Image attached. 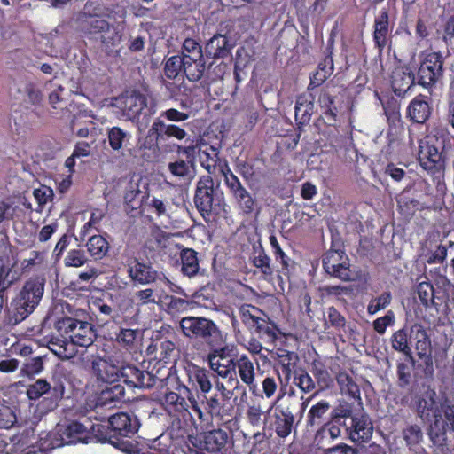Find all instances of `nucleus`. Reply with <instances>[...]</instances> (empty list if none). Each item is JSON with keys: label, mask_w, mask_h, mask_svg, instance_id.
<instances>
[{"label": "nucleus", "mask_w": 454, "mask_h": 454, "mask_svg": "<svg viewBox=\"0 0 454 454\" xmlns=\"http://www.w3.org/2000/svg\"><path fill=\"white\" fill-rule=\"evenodd\" d=\"M239 315L242 323L250 333L256 329V326L265 317L259 308L251 304H242L239 309Z\"/></svg>", "instance_id": "43"}, {"label": "nucleus", "mask_w": 454, "mask_h": 454, "mask_svg": "<svg viewBox=\"0 0 454 454\" xmlns=\"http://www.w3.org/2000/svg\"><path fill=\"white\" fill-rule=\"evenodd\" d=\"M382 106L389 126H397L402 123L401 104L398 100L390 98L382 102Z\"/></svg>", "instance_id": "57"}, {"label": "nucleus", "mask_w": 454, "mask_h": 454, "mask_svg": "<svg viewBox=\"0 0 454 454\" xmlns=\"http://www.w3.org/2000/svg\"><path fill=\"white\" fill-rule=\"evenodd\" d=\"M415 81L416 75L409 68H395L391 76V87L393 92L397 97L403 98L412 88Z\"/></svg>", "instance_id": "32"}, {"label": "nucleus", "mask_w": 454, "mask_h": 454, "mask_svg": "<svg viewBox=\"0 0 454 454\" xmlns=\"http://www.w3.org/2000/svg\"><path fill=\"white\" fill-rule=\"evenodd\" d=\"M183 74L190 82L200 81L206 71L204 58L183 59Z\"/></svg>", "instance_id": "47"}, {"label": "nucleus", "mask_w": 454, "mask_h": 454, "mask_svg": "<svg viewBox=\"0 0 454 454\" xmlns=\"http://www.w3.org/2000/svg\"><path fill=\"white\" fill-rule=\"evenodd\" d=\"M434 113L433 100L430 97L419 94L408 104L405 116L407 120L416 125H425Z\"/></svg>", "instance_id": "18"}, {"label": "nucleus", "mask_w": 454, "mask_h": 454, "mask_svg": "<svg viewBox=\"0 0 454 454\" xmlns=\"http://www.w3.org/2000/svg\"><path fill=\"white\" fill-rule=\"evenodd\" d=\"M85 247L88 254L94 261H101L109 255L111 246L107 239L101 234H94L88 238Z\"/></svg>", "instance_id": "38"}, {"label": "nucleus", "mask_w": 454, "mask_h": 454, "mask_svg": "<svg viewBox=\"0 0 454 454\" xmlns=\"http://www.w3.org/2000/svg\"><path fill=\"white\" fill-rule=\"evenodd\" d=\"M412 187H405L402 192L396 197V202L400 208H406L408 210L414 209L419 206V200L412 197Z\"/></svg>", "instance_id": "64"}, {"label": "nucleus", "mask_w": 454, "mask_h": 454, "mask_svg": "<svg viewBox=\"0 0 454 454\" xmlns=\"http://www.w3.org/2000/svg\"><path fill=\"white\" fill-rule=\"evenodd\" d=\"M236 369H238L241 381L248 387L249 391L254 395H259V388L255 383L254 363L246 354L236 356Z\"/></svg>", "instance_id": "31"}, {"label": "nucleus", "mask_w": 454, "mask_h": 454, "mask_svg": "<svg viewBox=\"0 0 454 454\" xmlns=\"http://www.w3.org/2000/svg\"><path fill=\"white\" fill-rule=\"evenodd\" d=\"M125 388L119 383H110L106 386L97 397V406L111 405L115 406L116 403L124 401Z\"/></svg>", "instance_id": "40"}, {"label": "nucleus", "mask_w": 454, "mask_h": 454, "mask_svg": "<svg viewBox=\"0 0 454 454\" xmlns=\"http://www.w3.org/2000/svg\"><path fill=\"white\" fill-rule=\"evenodd\" d=\"M417 356L420 360L418 369L421 371L427 380H433L434 375V359L432 356V343L428 337L426 341L418 344Z\"/></svg>", "instance_id": "35"}, {"label": "nucleus", "mask_w": 454, "mask_h": 454, "mask_svg": "<svg viewBox=\"0 0 454 454\" xmlns=\"http://www.w3.org/2000/svg\"><path fill=\"white\" fill-rule=\"evenodd\" d=\"M416 73L417 83L427 90L435 88L443 77L444 58L441 52L422 51Z\"/></svg>", "instance_id": "8"}, {"label": "nucleus", "mask_w": 454, "mask_h": 454, "mask_svg": "<svg viewBox=\"0 0 454 454\" xmlns=\"http://www.w3.org/2000/svg\"><path fill=\"white\" fill-rule=\"evenodd\" d=\"M323 268L325 272L342 281L351 280L349 259L343 249L330 248L323 256Z\"/></svg>", "instance_id": "15"}, {"label": "nucleus", "mask_w": 454, "mask_h": 454, "mask_svg": "<svg viewBox=\"0 0 454 454\" xmlns=\"http://www.w3.org/2000/svg\"><path fill=\"white\" fill-rule=\"evenodd\" d=\"M330 408V403L326 400H320L312 405L307 414V425L314 427L323 424L325 415L329 411Z\"/></svg>", "instance_id": "52"}, {"label": "nucleus", "mask_w": 454, "mask_h": 454, "mask_svg": "<svg viewBox=\"0 0 454 454\" xmlns=\"http://www.w3.org/2000/svg\"><path fill=\"white\" fill-rule=\"evenodd\" d=\"M91 369L97 379L104 382L114 383L120 378L121 366L112 364L111 359L97 357L91 363Z\"/></svg>", "instance_id": "33"}, {"label": "nucleus", "mask_w": 454, "mask_h": 454, "mask_svg": "<svg viewBox=\"0 0 454 454\" xmlns=\"http://www.w3.org/2000/svg\"><path fill=\"white\" fill-rule=\"evenodd\" d=\"M269 241L275 262L278 264L277 271L280 275L290 278L296 268V262L284 252L274 234L270 236Z\"/></svg>", "instance_id": "30"}, {"label": "nucleus", "mask_w": 454, "mask_h": 454, "mask_svg": "<svg viewBox=\"0 0 454 454\" xmlns=\"http://www.w3.org/2000/svg\"><path fill=\"white\" fill-rule=\"evenodd\" d=\"M436 142H441L442 148L436 145L427 142L425 145H419V161L421 168L430 175L434 181L440 180L444 176L446 168L448 146L450 148V140L449 131L446 129H440L435 131Z\"/></svg>", "instance_id": "3"}, {"label": "nucleus", "mask_w": 454, "mask_h": 454, "mask_svg": "<svg viewBox=\"0 0 454 454\" xmlns=\"http://www.w3.org/2000/svg\"><path fill=\"white\" fill-rule=\"evenodd\" d=\"M179 256L183 275L188 278L197 276L200 272L198 252L192 248L183 247Z\"/></svg>", "instance_id": "42"}, {"label": "nucleus", "mask_w": 454, "mask_h": 454, "mask_svg": "<svg viewBox=\"0 0 454 454\" xmlns=\"http://www.w3.org/2000/svg\"><path fill=\"white\" fill-rule=\"evenodd\" d=\"M278 328L276 324L264 317L252 333H256L260 339L267 343H274L278 339Z\"/></svg>", "instance_id": "54"}, {"label": "nucleus", "mask_w": 454, "mask_h": 454, "mask_svg": "<svg viewBox=\"0 0 454 454\" xmlns=\"http://www.w3.org/2000/svg\"><path fill=\"white\" fill-rule=\"evenodd\" d=\"M232 395L233 392H227L226 395L209 393L197 401L193 396H191V409L201 421H207L209 419H217L222 421L229 420L233 417L235 411L231 400Z\"/></svg>", "instance_id": "5"}, {"label": "nucleus", "mask_w": 454, "mask_h": 454, "mask_svg": "<svg viewBox=\"0 0 454 454\" xmlns=\"http://www.w3.org/2000/svg\"><path fill=\"white\" fill-rule=\"evenodd\" d=\"M88 262L89 258L85 251L79 248L69 250L64 258V265L66 267L79 268L87 264Z\"/></svg>", "instance_id": "62"}, {"label": "nucleus", "mask_w": 454, "mask_h": 454, "mask_svg": "<svg viewBox=\"0 0 454 454\" xmlns=\"http://www.w3.org/2000/svg\"><path fill=\"white\" fill-rule=\"evenodd\" d=\"M92 420L93 429L90 430L91 432L90 436V442H108L111 444L112 440L116 435L114 433L113 427L108 424V419L105 420L95 417Z\"/></svg>", "instance_id": "45"}, {"label": "nucleus", "mask_w": 454, "mask_h": 454, "mask_svg": "<svg viewBox=\"0 0 454 454\" xmlns=\"http://www.w3.org/2000/svg\"><path fill=\"white\" fill-rule=\"evenodd\" d=\"M270 356L274 360L275 364L281 368L286 380L288 381L292 378L299 362L297 353L278 348L270 353Z\"/></svg>", "instance_id": "29"}, {"label": "nucleus", "mask_w": 454, "mask_h": 454, "mask_svg": "<svg viewBox=\"0 0 454 454\" xmlns=\"http://www.w3.org/2000/svg\"><path fill=\"white\" fill-rule=\"evenodd\" d=\"M231 47L232 45L226 35L216 34L207 43L205 52L209 58H225L231 53Z\"/></svg>", "instance_id": "39"}, {"label": "nucleus", "mask_w": 454, "mask_h": 454, "mask_svg": "<svg viewBox=\"0 0 454 454\" xmlns=\"http://www.w3.org/2000/svg\"><path fill=\"white\" fill-rule=\"evenodd\" d=\"M115 435L131 438L139 429L140 422L134 413L117 412L108 418Z\"/></svg>", "instance_id": "21"}, {"label": "nucleus", "mask_w": 454, "mask_h": 454, "mask_svg": "<svg viewBox=\"0 0 454 454\" xmlns=\"http://www.w3.org/2000/svg\"><path fill=\"white\" fill-rule=\"evenodd\" d=\"M437 394L434 388L423 384L412 393V406L416 410L418 417L423 421H432L433 419L442 417L438 406Z\"/></svg>", "instance_id": "13"}, {"label": "nucleus", "mask_w": 454, "mask_h": 454, "mask_svg": "<svg viewBox=\"0 0 454 454\" xmlns=\"http://www.w3.org/2000/svg\"><path fill=\"white\" fill-rule=\"evenodd\" d=\"M90 27L91 32L105 33L101 35V42L106 47L114 46L121 39L119 34L114 28H111L110 24L104 19L95 18L91 20Z\"/></svg>", "instance_id": "41"}, {"label": "nucleus", "mask_w": 454, "mask_h": 454, "mask_svg": "<svg viewBox=\"0 0 454 454\" xmlns=\"http://www.w3.org/2000/svg\"><path fill=\"white\" fill-rule=\"evenodd\" d=\"M67 378L62 373L55 372L50 380L39 379L30 385L27 390L29 399L42 397L38 407L43 412L55 410L65 395Z\"/></svg>", "instance_id": "4"}, {"label": "nucleus", "mask_w": 454, "mask_h": 454, "mask_svg": "<svg viewBox=\"0 0 454 454\" xmlns=\"http://www.w3.org/2000/svg\"><path fill=\"white\" fill-rule=\"evenodd\" d=\"M55 328L62 339L57 338L56 341L51 340V343L58 348L53 351L65 357L71 356V354L67 353V346L69 342L75 346L88 348L97 338V331L91 323L74 317H64L58 319Z\"/></svg>", "instance_id": "1"}, {"label": "nucleus", "mask_w": 454, "mask_h": 454, "mask_svg": "<svg viewBox=\"0 0 454 454\" xmlns=\"http://www.w3.org/2000/svg\"><path fill=\"white\" fill-rule=\"evenodd\" d=\"M183 59L179 55L168 58L164 64V74L168 79H176L180 74H183Z\"/></svg>", "instance_id": "61"}, {"label": "nucleus", "mask_w": 454, "mask_h": 454, "mask_svg": "<svg viewBox=\"0 0 454 454\" xmlns=\"http://www.w3.org/2000/svg\"><path fill=\"white\" fill-rule=\"evenodd\" d=\"M201 144H202V139L198 138L196 140H192L189 145H186V146L178 145L176 152L178 154L184 155L186 158V161L191 163V165H194L197 157L200 158Z\"/></svg>", "instance_id": "60"}, {"label": "nucleus", "mask_w": 454, "mask_h": 454, "mask_svg": "<svg viewBox=\"0 0 454 454\" xmlns=\"http://www.w3.org/2000/svg\"><path fill=\"white\" fill-rule=\"evenodd\" d=\"M339 371L334 372L335 380L339 386L340 394L348 399L355 401L359 407L363 405L360 387L354 380L352 376L338 365Z\"/></svg>", "instance_id": "27"}, {"label": "nucleus", "mask_w": 454, "mask_h": 454, "mask_svg": "<svg viewBox=\"0 0 454 454\" xmlns=\"http://www.w3.org/2000/svg\"><path fill=\"white\" fill-rule=\"evenodd\" d=\"M428 435L434 445L438 447H446L448 445L447 427L442 417L433 419Z\"/></svg>", "instance_id": "51"}, {"label": "nucleus", "mask_w": 454, "mask_h": 454, "mask_svg": "<svg viewBox=\"0 0 454 454\" xmlns=\"http://www.w3.org/2000/svg\"><path fill=\"white\" fill-rule=\"evenodd\" d=\"M309 372L315 379L317 390L313 395L320 392L331 389L334 386L335 376L333 377L328 370V367L320 359H313L309 364Z\"/></svg>", "instance_id": "28"}, {"label": "nucleus", "mask_w": 454, "mask_h": 454, "mask_svg": "<svg viewBox=\"0 0 454 454\" xmlns=\"http://www.w3.org/2000/svg\"><path fill=\"white\" fill-rule=\"evenodd\" d=\"M416 293L420 303L426 308L438 309L448 300L446 291L435 288L429 280L419 282L416 286Z\"/></svg>", "instance_id": "23"}, {"label": "nucleus", "mask_w": 454, "mask_h": 454, "mask_svg": "<svg viewBox=\"0 0 454 454\" xmlns=\"http://www.w3.org/2000/svg\"><path fill=\"white\" fill-rule=\"evenodd\" d=\"M93 429V420L91 417L82 415L77 419L70 420L63 428L61 440L67 444L78 442H90V430Z\"/></svg>", "instance_id": "16"}, {"label": "nucleus", "mask_w": 454, "mask_h": 454, "mask_svg": "<svg viewBox=\"0 0 454 454\" xmlns=\"http://www.w3.org/2000/svg\"><path fill=\"white\" fill-rule=\"evenodd\" d=\"M127 273L134 284L151 285L157 282L168 283L163 272L156 270L152 263L145 262L136 257L127 260Z\"/></svg>", "instance_id": "14"}, {"label": "nucleus", "mask_w": 454, "mask_h": 454, "mask_svg": "<svg viewBox=\"0 0 454 454\" xmlns=\"http://www.w3.org/2000/svg\"><path fill=\"white\" fill-rule=\"evenodd\" d=\"M68 113H73L72 118L70 120V129L72 133H75L76 136L80 137H87L89 136L90 130L87 126L80 127L78 126L83 122L82 119L90 117V114H87V111H82L75 104H69V107L67 109Z\"/></svg>", "instance_id": "49"}, {"label": "nucleus", "mask_w": 454, "mask_h": 454, "mask_svg": "<svg viewBox=\"0 0 454 454\" xmlns=\"http://www.w3.org/2000/svg\"><path fill=\"white\" fill-rule=\"evenodd\" d=\"M156 350L155 359L161 364H169L174 366L179 358L180 351L175 342L170 340L163 339L154 345Z\"/></svg>", "instance_id": "37"}, {"label": "nucleus", "mask_w": 454, "mask_h": 454, "mask_svg": "<svg viewBox=\"0 0 454 454\" xmlns=\"http://www.w3.org/2000/svg\"><path fill=\"white\" fill-rule=\"evenodd\" d=\"M392 32L389 24V14L387 9H382L375 17L373 23L372 38L375 48L381 54L387 44L388 37Z\"/></svg>", "instance_id": "25"}, {"label": "nucleus", "mask_w": 454, "mask_h": 454, "mask_svg": "<svg viewBox=\"0 0 454 454\" xmlns=\"http://www.w3.org/2000/svg\"><path fill=\"white\" fill-rule=\"evenodd\" d=\"M403 438L410 450H414L423 440V432L419 425H410L403 429Z\"/></svg>", "instance_id": "59"}, {"label": "nucleus", "mask_w": 454, "mask_h": 454, "mask_svg": "<svg viewBox=\"0 0 454 454\" xmlns=\"http://www.w3.org/2000/svg\"><path fill=\"white\" fill-rule=\"evenodd\" d=\"M120 378L127 386L133 388H151L153 384L149 371L140 370L130 364L121 365Z\"/></svg>", "instance_id": "24"}, {"label": "nucleus", "mask_w": 454, "mask_h": 454, "mask_svg": "<svg viewBox=\"0 0 454 454\" xmlns=\"http://www.w3.org/2000/svg\"><path fill=\"white\" fill-rule=\"evenodd\" d=\"M293 383L303 394H309L317 390L314 377L305 368L300 367L293 374Z\"/></svg>", "instance_id": "48"}, {"label": "nucleus", "mask_w": 454, "mask_h": 454, "mask_svg": "<svg viewBox=\"0 0 454 454\" xmlns=\"http://www.w3.org/2000/svg\"><path fill=\"white\" fill-rule=\"evenodd\" d=\"M252 264L259 270V272L265 279L272 278L274 275V269L271 263V259L266 254L262 245L258 247H254Z\"/></svg>", "instance_id": "46"}, {"label": "nucleus", "mask_w": 454, "mask_h": 454, "mask_svg": "<svg viewBox=\"0 0 454 454\" xmlns=\"http://www.w3.org/2000/svg\"><path fill=\"white\" fill-rule=\"evenodd\" d=\"M343 428L350 441L355 443L367 442L372 438L373 431L369 416L361 411L353 417Z\"/></svg>", "instance_id": "19"}, {"label": "nucleus", "mask_w": 454, "mask_h": 454, "mask_svg": "<svg viewBox=\"0 0 454 454\" xmlns=\"http://www.w3.org/2000/svg\"><path fill=\"white\" fill-rule=\"evenodd\" d=\"M176 124H167L160 118H156L149 128L145 137L141 143V147L158 152L159 144L169 138H175L178 141L184 139L188 134L184 129V126Z\"/></svg>", "instance_id": "11"}, {"label": "nucleus", "mask_w": 454, "mask_h": 454, "mask_svg": "<svg viewBox=\"0 0 454 454\" xmlns=\"http://www.w3.org/2000/svg\"><path fill=\"white\" fill-rule=\"evenodd\" d=\"M363 411L364 404L359 407L355 401L340 400L339 403L331 411V419L334 423L342 425V427H344L348 424V419L350 421L353 417Z\"/></svg>", "instance_id": "34"}, {"label": "nucleus", "mask_w": 454, "mask_h": 454, "mask_svg": "<svg viewBox=\"0 0 454 454\" xmlns=\"http://www.w3.org/2000/svg\"><path fill=\"white\" fill-rule=\"evenodd\" d=\"M43 369V356H38L27 360L20 369V374L22 376L33 377L39 374Z\"/></svg>", "instance_id": "63"}, {"label": "nucleus", "mask_w": 454, "mask_h": 454, "mask_svg": "<svg viewBox=\"0 0 454 454\" xmlns=\"http://www.w3.org/2000/svg\"><path fill=\"white\" fill-rule=\"evenodd\" d=\"M219 150L213 145H209L206 143L201 144L200 152V160L201 166L211 172L216 167V163L219 160Z\"/></svg>", "instance_id": "53"}, {"label": "nucleus", "mask_w": 454, "mask_h": 454, "mask_svg": "<svg viewBox=\"0 0 454 454\" xmlns=\"http://www.w3.org/2000/svg\"><path fill=\"white\" fill-rule=\"evenodd\" d=\"M204 449L214 454H230L233 446L230 434L223 429H214L204 436Z\"/></svg>", "instance_id": "22"}, {"label": "nucleus", "mask_w": 454, "mask_h": 454, "mask_svg": "<svg viewBox=\"0 0 454 454\" xmlns=\"http://www.w3.org/2000/svg\"><path fill=\"white\" fill-rule=\"evenodd\" d=\"M335 97L332 96L329 92L322 90L317 102L321 108L320 119L324 123L329 127H336L337 119V107L334 106Z\"/></svg>", "instance_id": "36"}, {"label": "nucleus", "mask_w": 454, "mask_h": 454, "mask_svg": "<svg viewBox=\"0 0 454 454\" xmlns=\"http://www.w3.org/2000/svg\"><path fill=\"white\" fill-rule=\"evenodd\" d=\"M183 59L204 58L202 46L193 38H186L182 45L181 54Z\"/></svg>", "instance_id": "58"}, {"label": "nucleus", "mask_w": 454, "mask_h": 454, "mask_svg": "<svg viewBox=\"0 0 454 454\" xmlns=\"http://www.w3.org/2000/svg\"><path fill=\"white\" fill-rule=\"evenodd\" d=\"M193 202L196 209L206 222L217 211L220 200L215 189L214 180L210 176H200L196 183Z\"/></svg>", "instance_id": "10"}, {"label": "nucleus", "mask_w": 454, "mask_h": 454, "mask_svg": "<svg viewBox=\"0 0 454 454\" xmlns=\"http://www.w3.org/2000/svg\"><path fill=\"white\" fill-rule=\"evenodd\" d=\"M179 327L185 338L208 348L219 346L223 341L217 325L205 317H184L179 321Z\"/></svg>", "instance_id": "6"}, {"label": "nucleus", "mask_w": 454, "mask_h": 454, "mask_svg": "<svg viewBox=\"0 0 454 454\" xmlns=\"http://www.w3.org/2000/svg\"><path fill=\"white\" fill-rule=\"evenodd\" d=\"M131 135L120 127H112L107 129V138L110 147L114 151H119L129 143Z\"/></svg>", "instance_id": "55"}, {"label": "nucleus", "mask_w": 454, "mask_h": 454, "mask_svg": "<svg viewBox=\"0 0 454 454\" xmlns=\"http://www.w3.org/2000/svg\"><path fill=\"white\" fill-rule=\"evenodd\" d=\"M294 416L289 407L278 410L275 415V432L280 438L287 437L294 427Z\"/></svg>", "instance_id": "44"}, {"label": "nucleus", "mask_w": 454, "mask_h": 454, "mask_svg": "<svg viewBox=\"0 0 454 454\" xmlns=\"http://www.w3.org/2000/svg\"><path fill=\"white\" fill-rule=\"evenodd\" d=\"M44 286L45 278L40 276H33L25 281L11 301L9 324L18 325L35 310L43 296Z\"/></svg>", "instance_id": "2"}, {"label": "nucleus", "mask_w": 454, "mask_h": 454, "mask_svg": "<svg viewBox=\"0 0 454 454\" xmlns=\"http://www.w3.org/2000/svg\"><path fill=\"white\" fill-rule=\"evenodd\" d=\"M90 310L98 317V321L102 325L106 324L109 320L114 318L113 308L106 304L101 298H93L90 303Z\"/></svg>", "instance_id": "56"}, {"label": "nucleus", "mask_w": 454, "mask_h": 454, "mask_svg": "<svg viewBox=\"0 0 454 454\" xmlns=\"http://www.w3.org/2000/svg\"><path fill=\"white\" fill-rule=\"evenodd\" d=\"M211 351L207 355L209 367L222 378H229L234 381L236 388L239 385L235 371L236 355L233 348L228 346L209 348Z\"/></svg>", "instance_id": "12"}, {"label": "nucleus", "mask_w": 454, "mask_h": 454, "mask_svg": "<svg viewBox=\"0 0 454 454\" xmlns=\"http://www.w3.org/2000/svg\"><path fill=\"white\" fill-rule=\"evenodd\" d=\"M147 106V98L139 92L134 91L124 100V111L130 118H135Z\"/></svg>", "instance_id": "50"}, {"label": "nucleus", "mask_w": 454, "mask_h": 454, "mask_svg": "<svg viewBox=\"0 0 454 454\" xmlns=\"http://www.w3.org/2000/svg\"><path fill=\"white\" fill-rule=\"evenodd\" d=\"M220 172L229 194L234 200L243 215H251L256 207V199L242 184L239 177L231 171L228 163L220 165Z\"/></svg>", "instance_id": "9"}, {"label": "nucleus", "mask_w": 454, "mask_h": 454, "mask_svg": "<svg viewBox=\"0 0 454 454\" xmlns=\"http://www.w3.org/2000/svg\"><path fill=\"white\" fill-rule=\"evenodd\" d=\"M428 337L427 329L421 324H406L392 333L389 341L395 352L402 354L408 361L414 364L415 359L411 348L412 342H414V348L417 350L418 344L426 341Z\"/></svg>", "instance_id": "7"}, {"label": "nucleus", "mask_w": 454, "mask_h": 454, "mask_svg": "<svg viewBox=\"0 0 454 454\" xmlns=\"http://www.w3.org/2000/svg\"><path fill=\"white\" fill-rule=\"evenodd\" d=\"M188 381L192 387H196L192 395L195 401L201 399L211 393L212 383L210 377L213 376L209 371L194 364H190L186 368Z\"/></svg>", "instance_id": "20"}, {"label": "nucleus", "mask_w": 454, "mask_h": 454, "mask_svg": "<svg viewBox=\"0 0 454 454\" xmlns=\"http://www.w3.org/2000/svg\"><path fill=\"white\" fill-rule=\"evenodd\" d=\"M314 100L312 94H301L296 98L294 107V119L297 130L303 131V127L308 125L314 113Z\"/></svg>", "instance_id": "26"}, {"label": "nucleus", "mask_w": 454, "mask_h": 454, "mask_svg": "<svg viewBox=\"0 0 454 454\" xmlns=\"http://www.w3.org/2000/svg\"><path fill=\"white\" fill-rule=\"evenodd\" d=\"M176 391H167L163 396V404L169 412H177L185 416L190 415V398L192 395V389L179 380L175 387Z\"/></svg>", "instance_id": "17"}]
</instances>
